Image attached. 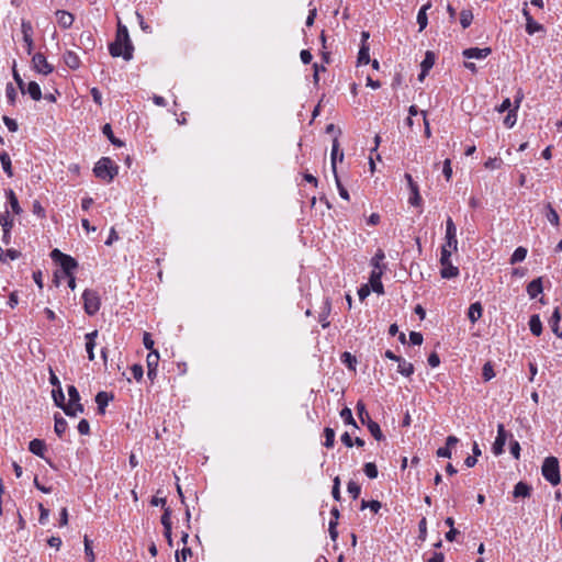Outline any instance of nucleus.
<instances>
[{"label": "nucleus", "instance_id": "f257e3e1", "mask_svg": "<svg viewBox=\"0 0 562 562\" xmlns=\"http://www.w3.org/2000/svg\"><path fill=\"white\" fill-rule=\"evenodd\" d=\"M109 52L113 57H123L125 60L133 58L134 46L130 38L127 27L121 22L117 24L114 42L109 45Z\"/></svg>", "mask_w": 562, "mask_h": 562}, {"label": "nucleus", "instance_id": "f03ea898", "mask_svg": "<svg viewBox=\"0 0 562 562\" xmlns=\"http://www.w3.org/2000/svg\"><path fill=\"white\" fill-rule=\"evenodd\" d=\"M117 172V165L109 157L100 158L93 168L94 176L106 183L113 181Z\"/></svg>", "mask_w": 562, "mask_h": 562}, {"label": "nucleus", "instance_id": "7ed1b4c3", "mask_svg": "<svg viewBox=\"0 0 562 562\" xmlns=\"http://www.w3.org/2000/svg\"><path fill=\"white\" fill-rule=\"evenodd\" d=\"M542 476L552 485L561 481L559 460L555 457H547L541 467Z\"/></svg>", "mask_w": 562, "mask_h": 562}, {"label": "nucleus", "instance_id": "20e7f679", "mask_svg": "<svg viewBox=\"0 0 562 562\" xmlns=\"http://www.w3.org/2000/svg\"><path fill=\"white\" fill-rule=\"evenodd\" d=\"M69 401L64 407V412L69 417H75L79 413H83V405L80 403V394L75 385H68L67 387Z\"/></svg>", "mask_w": 562, "mask_h": 562}, {"label": "nucleus", "instance_id": "39448f33", "mask_svg": "<svg viewBox=\"0 0 562 562\" xmlns=\"http://www.w3.org/2000/svg\"><path fill=\"white\" fill-rule=\"evenodd\" d=\"M50 258L60 266L66 276L74 273L75 269L78 267L75 258L61 252L57 248L52 250Z\"/></svg>", "mask_w": 562, "mask_h": 562}, {"label": "nucleus", "instance_id": "423d86ee", "mask_svg": "<svg viewBox=\"0 0 562 562\" xmlns=\"http://www.w3.org/2000/svg\"><path fill=\"white\" fill-rule=\"evenodd\" d=\"M452 251L441 248L440 251V265H441V278L443 279H452L459 274V268L453 266L451 262Z\"/></svg>", "mask_w": 562, "mask_h": 562}, {"label": "nucleus", "instance_id": "0eeeda50", "mask_svg": "<svg viewBox=\"0 0 562 562\" xmlns=\"http://www.w3.org/2000/svg\"><path fill=\"white\" fill-rule=\"evenodd\" d=\"M82 300L85 312L88 315L93 316L99 312L101 300L97 291L86 289L82 293Z\"/></svg>", "mask_w": 562, "mask_h": 562}, {"label": "nucleus", "instance_id": "6e6552de", "mask_svg": "<svg viewBox=\"0 0 562 562\" xmlns=\"http://www.w3.org/2000/svg\"><path fill=\"white\" fill-rule=\"evenodd\" d=\"M445 240L441 248H446L452 252L458 250L457 227L451 217H448L446 221Z\"/></svg>", "mask_w": 562, "mask_h": 562}, {"label": "nucleus", "instance_id": "1a4fd4ad", "mask_svg": "<svg viewBox=\"0 0 562 562\" xmlns=\"http://www.w3.org/2000/svg\"><path fill=\"white\" fill-rule=\"evenodd\" d=\"M405 179L407 181L411 195L408 198V203L413 206H419L423 202L420 193H419V187L414 181L413 177L409 173H405Z\"/></svg>", "mask_w": 562, "mask_h": 562}, {"label": "nucleus", "instance_id": "9d476101", "mask_svg": "<svg viewBox=\"0 0 562 562\" xmlns=\"http://www.w3.org/2000/svg\"><path fill=\"white\" fill-rule=\"evenodd\" d=\"M34 69L42 75H49L53 71V66L47 63L46 57L42 53L34 54L32 58Z\"/></svg>", "mask_w": 562, "mask_h": 562}, {"label": "nucleus", "instance_id": "9b49d317", "mask_svg": "<svg viewBox=\"0 0 562 562\" xmlns=\"http://www.w3.org/2000/svg\"><path fill=\"white\" fill-rule=\"evenodd\" d=\"M507 440V432L503 424L497 425V436L493 445V453L501 456L504 452V447Z\"/></svg>", "mask_w": 562, "mask_h": 562}, {"label": "nucleus", "instance_id": "f8f14e48", "mask_svg": "<svg viewBox=\"0 0 562 562\" xmlns=\"http://www.w3.org/2000/svg\"><path fill=\"white\" fill-rule=\"evenodd\" d=\"M21 32L23 34V42L25 44L26 53L30 55V54H32L33 46H34L33 38H32L33 26H32L31 22L23 20L21 23Z\"/></svg>", "mask_w": 562, "mask_h": 562}, {"label": "nucleus", "instance_id": "ddd939ff", "mask_svg": "<svg viewBox=\"0 0 562 562\" xmlns=\"http://www.w3.org/2000/svg\"><path fill=\"white\" fill-rule=\"evenodd\" d=\"M492 54V49L490 47L479 48V47H470L462 52L463 57L468 59H484Z\"/></svg>", "mask_w": 562, "mask_h": 562}, {"label": "nucleus", "instance_id": "4468645a", "mask_svg": "<svg viewBox=\"0 0 562 562\" xmlns=\"http://www.w3.org/2000/svg\"><path fill=\"white\" fill-rule=\"evenodd\" d=\"M344 160V151L339 149V142L337 138H334L333 145H331V153H330V164H331V170L333 173L336 175L337 172V161Z\"/></svg>", "mask_w": 562, "mask_h": 562}, {"label": "nucleus", "instance_id": "2eb2a0df", "mask_svg": "<svg viewBox=\"0 0 562 562\" xmlns=\"http://www.w3.org/2000/svg\"><path fill=\"white\" fill-rule=\"evenodd\" d=\"M383 273L384 272H382V270H372L371 274H370L369 282H370L371 289L373 292H375L378 294L384 293V288H383V284L381 281Z\"/></svg>", "mask_w": 562, "mask_h": 562}, {"label": "nucleus", "instance_id": "dca6fc26", "mask_svg": "<svg viewBox=\"0 0 562 562\" xmlns=\"http://www.w3.org/2000/svg\"><path fill=\"white\" fill-rule=\"evenodd\" d=\"M435 64V54L430 50L426 52L425 58L420 64L422 71L419 74V80H423Z\"/></svg>", "mask_w": 562, "mask_h": 562}, {"label": "nucleus", "instance_id": "f3484780", "mask_svg": "<svg viewBox=\"0 0 562 562\" xmlns=\"http://www.w3.org/2000/svg\"><path fill=\"white\" fill-rule=\"evenodd\" d=\"M98 337V330H93L91 333L86 334V351L88 355V359L90 361L94 360V347H95V338Z\"/></svg>", "mask_w": 562, "mask_h": 562}, {"label": "nucleus", "instance_id": "a211bd4d", "mask_svg": "<svg viewBox=\"0 0 562 562\" xmlns=\"http://www.w3.org/2000/svg\"><path fill=\"white\" fill-rule=\"evenodd\" d=\"M29 450L42 458V459H45V452H46V445H45V441L42 440V439H33L30 441L29 443Z\"/></svg>", "mask_w": 562, "mask_h": 562}, {"label": "nucleus", "instance_id": "6ab92c4d", "mask_svg": "<svg viewBox=\"0 0 562 562\" xmlns=\"http://www.w3.org/2000/svg\"><path fill=\"white\" fill-rule=\"evenodd\" d=\"M112 400H113V395L108 392H104V391H100L95 395V403L98 405V411L100 414L105 413V407L108 406L109 402H111Z\"/></svg>", "mask_w": 562, "mask_h": 562}, {"label": "nucleus", "instance_id": "aec40b11", "mask_svg": "<svg viewBox=\"0 0 562 562\" xmlns=\"http://www.w3.org/2000/svg\"><path fill=\"white\" fill-rule=\"evenodd\" d=\"M57 22L63 29H69L74 23V15L67 11L58 10L56 12Z\"/></svg>", "mask_w": 562, "mask_h": 562}, {"label": "nucleus", "instance_id": "412c9836", "mask_svg": "<svg viewBox=\"0 0 562 562\" xmlns=\"http://www.w3.org/2000/svg\"><path fill=\"white\" fill-rule=\"evenodd\" d=\"M531 490H532L531 486L528 485L527 483L518 482L514 486L513 496L515 498H519V497L526 498V497H529L531 495Z\"/></svg>", "mask_w": 562, "mask_h": 562}, {"label": "nucleus", "instance_id": "4be33fe9", "mask_svg": "<svg viewBox=\"0 0 562 562\" xmlns=\"http://www.w3.org/2000/svg\"><path fill=\"white\" fill-rule=\"evenodd\" d=\"M482 313H483L482 304L480 302L472 303L468 310L469 321L472 324L476 323L481 318Z\"/></svg>", "mask_w": 562, "mask_h": 562}, {"label": "nucleus", "instance_id": "5701e85b", "mask_svg": "<svg viewBox=\"0 0 562 562\" xmlns=\"http://www.w3.org/2000/svg\"><path fill=\"white\" fill-rule=\"evenodd\" d=\"M431 8V2H427L426 4H424L418 13H417V23H418V26H419V32H422L423 30L426 29L427 24H428V18H427V11Z\"/></svg>", "mask_w": 562, "mask_h": 562}, {"label": "nucleus", "instance_id": "b1692460", "mask_svg": "<svg viewBox=\"0 0 562 562\" xmlns=\"http://www.w3.org/2000/svg\"><path fill=\"white\" fill-rule=\"evenodd\" d=\"M561 321V312L559 307H555L550 319L549 325L552 331L560 338H562V331H560L559 323Z\"/></svg>", "mask_w": 562, "mask_h": 562}, {"label": "nucleus", "instance_id": "393cba45", "mask_svg": "<svg viewBox=\"0 0 562 562\" xmlns=\"http://www.w3.org/2000/svg\"><path fill=\"white\" fill-rule=\"evenodd\" d=\"M384 259H385L384 251L382 249H378L371 259V266L373 267L372 270H382V272H384L386 270V265L383 263Z\"/></svg>", "mask_w": 562, "mask_h": 562}, {"label": "nucleus", "instance_id": "a878e982", "mask_svg": "<svg viewBox=\"0 0 562 562\" xmlns=\"http://www.w3.org/2000/svg\"><path fill=\"white\" fill-rule=\"evenodd\" d=\"M64 63L66 64L67 67H69L70 69H74V70L78 69L80 67V58L72 50H67L64 54Z\"/></svg>", "mask_w": 562, "mask_h": 562}, {"label": "nucleus", "instance_id": "bb28decb", "mask_svg": "<svg viewBox=\"0 0 562 562\" xmlns=\"http://www.w3.org/2000/svg\"><path fill=\"white\" fill-rule=\"evenodd\" d=\"M542 281L541 278L535 279L527 285V293L530 299H536L542 292Z\"/></svg>", "mask_w": 562, "mask_h": 562}, {"label": "nucleus", "instance_id": "cd10ccee", "mask_svg": "<svg viewBox=\"0 0 562 562\" xmlns=\"http://www.w3.org/2000/svg\"><path fill=\"white\" fill-rule=\"evenodd\" d=\"M397 372L402 375L409 378L414 373V366L413 363L406 361L404 358H400L397 360Z\"/></svg>", "mask_w": 562, "mask_h": 562}, {"label": "nucleus", "instance_id": "c85d7f7f", "mask_svg": "<svg viewBox=\"0 0 562 562\" xmlns=\"http://www.w3.org/2000/svg\"><path fill=\"white\" fill-rule=\"evenodd\" d=\"M5 195H7V199H8V203L12 210V212L16 215L21 214L22 212V209L19 204V200L14 193V191L12 189H8L5 191Z\"/></svg>", "mask_w": 562, "mask_h": 562}, {"label": "nucleus", "instance_id": "c756f323", "mask_svg": "<svg viewBox=\"0 0 562 562\" xmlns=\"http://www.w3.org/2000/svg\"><path fill=\"white\" fill-rule=\"evenodd\" d=\"M529 329L535 336H540L542 333V323L538 314L531 315L529 318Z\"/></svg>", "mask_w": 562, "mask_h": 562}, {"label": "nucleus", "instance_id": "7c9ffc66", "mask_svg": "<svg viewBox=\"0 0 562 562\" xmlns=\"http://www.w3.org/2000/svg\"><path fill=\"white\" fill-rule=\"evenodd\" d=\"M25 93H29L30 97L34 100V101H40L42 99V90H41V87L37 82L35 81H31L27 83L26 88H25Z\"/></svg>", "mask_w": 562, "mask_h": 562}, {"label": "nucleus", "instance_id": "2f4dec72", "mask_svg": "<svg viewBox=\"0 0 562 562\" xmlns=\"http://www.w3.org/2000/svg\"><path fill=\"white\" fill-rule=\"evenodd\" d=\"M368 430L370 431L371 436L378 440V441H381L384 439V435L380 428V425L374 422V420H369L368 424L366 425Z\"/></svg>", "mask_w": 562, "mask_h": 562}, {"label": "nucleus", "instance_id": "473e14b6", "mask_svg": "<svg viewBox=\"0 0 562 562\" xmlns=\"http://www.w3.org/2000/svg\"><path fill=\"white\" fill-rule=\"evenodd\" d=\"M67 427H68L67 420L64 417L56 414L54 430L59 438H61L63 435L66 432Z\"/></svg>", "mask_w": 562, "mask_h": 562}, {"label": "nucleus", "instance_id": "72a5a7b5", "mask_svg": "<svg viewBox=\"0 0 562 562\" xmlns=\"http://www.w3.org/2000/svg\"><path fill=\"white\" fill-rule=\"evenodd\" d=\"M356 409L361 424L367 425L369 420H372L362 401L357 402Z\"/></svg>", "mask_w": 562, "mask_h": 562}, {"label": "nucleus", "instance_id": "f704fd0d", "mask_svg": "<svg viewBox=\"0 0 562 562\" xmlns=\"http://www.w3.org/2000/svg\"><path fill=\"white\" fill-rule=\"evenodd\" d=\"M330 313V301L329 299H325L324 306L322 308V312L319 313V323L322 324L323 328H326L329 326L328 316Z\"/></svg>", "mask_w": 562, "mask_h": 562}, {"label": "nucleus", "instance_id": "c9c22d12", "mask_svg": "<svg viewBox=\"0 0 562 562\" xmlns=\"http://www.w3.org/2000/svg\"><path fill=\"white\" fill-rule=\"evenodd\" d=\"M102 133L108 137V139L111 142V144H113L114 146L116 147H122L124 146V143L116 138L113 134V131H112V127L109 123L104 124L103 127H102Z\"/></svg>", "mask_w": 562, "mask_h": 562}, {"label": "nucleus", "instance_id": "e433bc0d", "mask_svg": "<svg viewBox=\"0 0 562 562\" xmlns=\"http://www.w3.org/2000/svg\"><path fill=\"white\" fill-rule=\"evenodd\" d=\"M0 162L2 165L3 171L8 175V177L13 176L11 158L7 151H2L0 154Z\"/></svg>", "mask_w": 562, "mask_h": 562}, {"label": "nucleus", "instance_id": "4c0bfd02", "mask_svg": "<svg viewBox=\"0 0 562 562\" xmlns=\"http://www.w3.org/2000/svg\"><path fill=\"white\" fill-rule=\"evenodd\" d=\"M515 102H516V105L514 106L513 110H509L508 114L506 115V117L504 120V124L507 127H513L517 120V110L519 108L520 99L516 100Z\"/></svg>", "mask_w": 562, "mask_h": 562}, {"label": "nucleus", "instance_id": "58836bf2", "mask_svg": "<svg viewBox=\"0 0 562 562\" xmlns=\"http://www.w3.org/2000/svg\"><path fill=\"white\" fill-rule=\"evenodd\" d=\"M369 45L368 44H361V47L358 53V64L359 65H367L370 63V54H369Z\"/></svg>", "mask_w": 562, "mask_h": 562}, {"label": "nucleus", "instance_id": "ea45409f", "mask_svg": "<svg viewBox=\"0 0 562 562\" xmlns=\"http://www.w3.org/2000/svg\"><path fill=\"white\" fill-rule=\"evenodd\" d=\"M52 396H53L55 405L57 407H60L64 411V407H66V402H65V395H64L61 387L54 389L52 391Z\"/></svg>", "mask_w": 562, "mask_h": 562}, {"label": "nucleus", "instance_id": "a19ab883", "mask_svg": "<svg viewBox=\"0 0 562 562\" xmlns=\"http://www.w3.org/2000/svg\"><path fill=\"white\" fill-rule=\"evenodd\" d=\"M527 252L528 251L525 247H521V246L517 247L510 257V263L515 265V263L524 261L527 257Z\"/></svg>", "mask_w": 562, "mask_h": 562}, {"label": "nucleus", "instance_id": "79ce46f5", "mask_svg": "<svg viewBox=\"0 0 562 562\" xmlns=\"http://www.w3.org/2000/svg\"><path fill=\"white\" fill-rule=\"evenodd\" d=\"M340 417L346 425H351L355 428H358V425L352 416V412L349 407H344L340 411Z\"/></svg>", "mask_w": 562, "mask_h": 562}, {"label": "nucleus", "instance_id": "37998d69", "mask_svg": "<svg viewBox=\"0 0 562 562\" xmlns=\"http://www.w3.org/2000/svg\"><path fill=\"white\" fill-rule=\"evenodd\" d=\"M546 210H547V213H546V217L547 220L553 225V226H558L559 225V214L558 212L553 209V206L551 205V203H548L546 205Z\"/></svg>", "mask_w": 562, "mask_h": 562}, {"label": "nucleus", "instance_id": "c03bdc74", "mask_svg": "<svg viewBox=\"0 0 562 562\" xmlns=\"http://www.w3.org/2000/svg\"><path fill=\"white\" fill-rule=\"evenodd\" d=\"M0 224L2 226V231L12 229L13 227V220L10 217V213L8 210L0 213Z\"/></svg>", "mask_w": 562, "mask_h": 562}, {"label": "nucleus", "instance_id": "a18cd8bd", "mask_svg": "<svg viewBox=\"0 0 562 562\" xmlns=\"http://www.w3.org/2000/svg\"><path fill=\"white\" fill-rule=\"evenodd\" d=\"M147 369H157L159 362V353L156 350H151L146 358Z\"/></svg>", "mask_w": 562, "mask_h": 562}, {"label": "nucleus", "instance_id": "49530a36", "mask_svg": "<svg viewBox=\"0 0 562 562\" xmlns=\"http://www.w3.org/2000/svg\"><path fill=\"white\" fill-rule=\"evenodd\" d=\"M543 31V26L536 22L533 19H529V21L526 22V32L529 35H533L535 33Z\"/></svg>", "mask_w": 562, "mask_h": 562}, {"label": "nucleus", "instance_id": "de8ad7c7", "mask_svg": "<svg viewBox=\"0 0 562 562\" xmlns=\"http://www.w3.org/2000/svg\"><path fill=\"white\" fill-rule=\"evenodd\" d=\"M324 436H325L324 446L326 448H333L334 443H335V430L330 427H326L324 429Z\"/></svg>", "mask_w": 562, "mask_h": 562}, {"label": "nucleus", "instance_id": "09e8293b", "mask_svg": "<svg viewBox=\"0 0 562 562\" xmlns=\"http://www.w3.org/2000/svg\"><path fill=\"white\" fill-rule=\"evenodd\" d=\"M473 20V14L470 10H463L460 13V24L463 29H467L471 25Z\"/></svg>", "mask_w": 562, "mask_h": 562}, {"label": "nucleus", "instance_id": "8fccbe9b", "mask_svg": "<svg viewBox=\"0 0 562 562\" xmlns=\"http://www.w3.org/2000/svg\"><path fill=\"white\" fill-rule=\"evenodd\" d=\"M347 491L351 495V497L356 499L359 497L361 493V486L357 482L351 480L348 482Z\"/></svg>", "mask_w": 562, "mask_h": 562}, {"label": "nucleus", "instance_id": "3c124183", "mask_svg": "<svg viewBox=\"0 0 562 562\" xmlns=\"http://www.w3.org/2000/svg\"><path fill=\"white\" fill-rule=\"evenodd\" d=\"M80 43L87 48H92L94 46V41L92 38V34L90 32H82L80 34Z\"/></svg>", "mask_w": 562, "mask_h": 562}, {"label": "nucleus", "instance_id": "603ef678", "mask_svg": "<svg viewBox=\"0 0 562 562\" xmlns=\"http://www.w3.org/2000/svg\"><path fill=\"white\" fill-rule=\"evenodd\" d=\"M364 474L369 479H376L378 477V468L373 462H368L363 467Z\"/></svg>", "mask_w": 562, "mask_h": 562}, {"label": "nucleus", "instance_id": "864d4df0", "mask_svg": "<svg viewBox=\"0 0 562 562\" xmlns=\"http://www.w3.org/2000/svg\"><path fill=\"white\" fill-rule=\"evenodd\" d=\"M371 509L373 513H378L381 508V503L379 501H364L361 502V509Z\"/></svg>", "mask_w": 562, "mask_h": 562}, {"label": "nucleus", "instance_id": "5fc2aeb1", "mask_svg": "<svg viewBox=\"0 0 562 562\" xmlns=\"http://www.w3.org/2000/svg\"><path fill=\"white\" fill-rule=\"evenodd\" d=\"M334 177H335L336 187H337L340 198L349 201V199H350L349 193H348L347 189L342 186V183L338 177V173L336 172V175H334Z\"/></svg>", "mask_w": 562, "mask_h": 562}, {"label": "nucleus", "instance_id": "6e6d98bb", "mask_svg": "<svg viewBox=\"0 0 562 562\" xmlns=\"http://www.w3.org/2000/svg\"><path fill=\"white\" fill-rule=\"evenodd\" d=\"M502 165L503 160L498 157L488 158L484 164L485 168L491 170L499 169Z\"/></svg>", "mask_w": 562, "mask_h": 562}, {"label": "nucleus", "instance_id": "4d7b16f0", "mask_svg": "<svg viewBox=\"0 0 562 562\" xmlns=\"http://www.w3.org/2000/svg\"><path fill=\"white\" fill-rule=\"evenodd\" d=\"M5 95H7V99H8V102L10 104H14L15 103V99L18 97V92L15 90V88L13 87L12 83H8L7 85V88H5Z\"/></svg>", "mask_w": 562, "mask_h": 562}, {"label": "nucleus", "instance_id": "13d9d810", "mask_svg": "<svg viewBox=\"0 0 562 562\" xmlns=\"http://www.w3.org/2000/svg\"><path fill=\"white\" fill-rule=\"evenodd\" d=\"M482 376L484 381H490L495 376L494 369L490 362H486L482 369Z\"/></svg>", "mask_w": 562, "mask_h": 562}, {"label": "nucleus", "instance_id": "bf43d9fd", "mask_svg": "<svg viewBox=\"0 0 562 562\" xmlns=\"http://www.w3.org/2000/svg\"><path fill=\"white\" fill-rule=\"evenodd\" d=\"M161 525L164 526V529H169L171 527V509L169 507H166L164 510Z\"/></svg>", "mask_w": 562, "mask_h": 562}, {"label": "nucleus", "instance_id": "052dcab7", "mask_svg": "<svg viewBox=\"0 0 562 562\" xmlns=\"http://www.w3.org/2000/svg\"><path fill=\"white\" fill-rule=\"evenodd\" d=\"M85 553L89 562H93L95 557L92 550V546L88 537H85Z\"/></svg>", "mask_w": 562, "mask_h": 562}, {"label": "nucleus", "instance_id": "680f3d73", "mask_svg": "<svg viewBox=\"0 0 562 562\" xmlns=\"http://www.w3.org/2000/svg\"><path fill=\"white\" fill-rule=\"evenodd\" d=\"M131 372H132L133 378L136 381H140L142 380L143 374H144V370H143V367L140 364H138V363L133 364L132 368H131Z\"/></svg>", "mask_w": 562, "mask_h": 562}, {"label": "nucleus", "instance_id": "e2e57ef3", "mask_svg": "<svg viewBox=\"0 0 562 562\" xmlns=\"http://www.w3.org/2000/svg\"><path fill=\"white\" fill-rule=\"evenodd\" d=\"M423 335L418 331H411L409 333V342L415 346H419L423 344Z\"/></svg>", "mask_w": 562, "mask_h": 562}, {"label": "nucleus", "instance_id": "0e129e2a", "mask_svg": "<svg viewBox=\"0 0 562 562\" xmlns=\"http://www.w3.org/2000/svg\"><path fill=\"white\" fill-rule=\"evenodd\" d=\"M40 508V518L38 521L41 525H45L49 517V510L45 508L42 504L38 505Z\"/></svg>", "mask_w": 562, "mask_h": 562}, {"label": "nucleus", "instance_id": "69168bd1", "mask_svg": "<svg viewBox=\"0 0 562 562\" xmlns=\"http://www.w3.org/2000/svg\"><path fill=\"white\" fill-rule=\"evenodd\" d=\"M442 173H443L445 178L447 179V181H449L451 179V177H452V168H451V160L450 159H446L443 161Z\"/></svg>", "mask_w": 562, "mask_h": 562}, {"label": "nucleus", "instance_id": "338daca9", "mask_svg": "<svg viewBox=\"0 0 562 562\" xmlns=\"http://www.w3.org/2000/svg\"><path fill=\"white\" fill-rule=\"evenodd\" d=\"M426 562H443L445 555L441 552H431L429 557L425 558Z\"/></svg>", "mask_w": 562, "mask_h": 562}, {"label": "nucleus", "instance_id": "774afa93", "mask_svg": "<svg viewBox=\"0 0 562 562\" xmlns=\"http://www.w3.org/2000/svg\"><path fill=\"white\" fill-rule=\"evenodd\" d=\"M77 428H78L79 434H81V435H89V432H90V425L87 419H81L79 422Z\"/></svg>", "mask_w": 562, "mask_h": 562}]
</instances>
